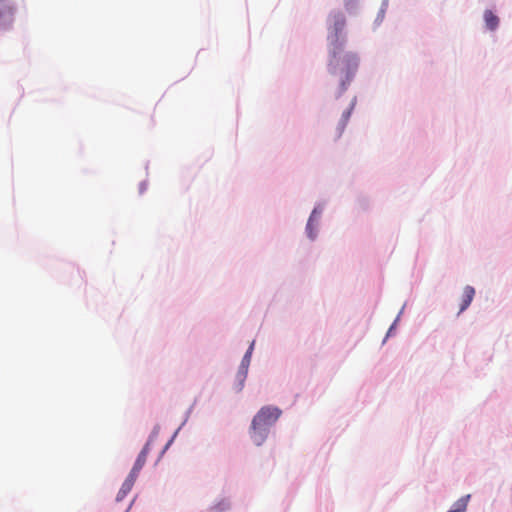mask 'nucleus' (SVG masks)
<instances>
[{
  "mask_svg": "<svg viewBox=\"0 0 512 512\" xmlns=\"http://www.w3.org/2000/svg\"><path fill=\"white\" fill-rule=\"evenodd\" d=\"M470 495H466L456 501L453 505V508L448 512H465L467 509V504L469 501Z\"/></svg>",
  "mask_w": 512,
  "mask_h": 512,
  "instance_id": "10",
  "label": "nucleus"
},
{
  "mask_svg": "<svg viewBox=\"0 0 512 512\" xmlns=\"http://www.w3.org/2000/svg\"><path fill=\"white\" fill-rule=\"evenodd\" d=\"M351 2L352 0L346 1L345 6L347 9H349Z\"/></svg>",
  "mask_w": 512,
  "mask_h": 512,
  "instance_id": "13",
  "label": "nucleus"
},
{
  "mask_svg": "<svg viewBox=\"0 0 512 512\" xmlns=\"http://www.w3.org/2000/svg\"><path fill=\"white\" fill-rule=\"evenodd\" d=\"M474 295H475V289L472 286L468 285L463 289V295H462V301L460 304L459 313L463 312L464 310H466L469 307V305L471 304V302L474 298Z\"/></svg>",
  "mask_w": 512,
  "mask_h": 512,
  "instance_id": "6",
  "label": "nucleus"
},
{
  "mask_svg": "<svg viewBox=\"0 0 512 512\" xmlns=\"http://www.w3.org/2000/svg\"><path fill=\"white\" fill-rule=\"evenodd\" d=\"M136 479H137L136 476L129 473L126 480L122 484L121 489L118 492L117 501H121L131 491Z\"/></svg>",
  "mask_w": 512,
  "mask_h": 512,
  "instance_id": "7",
  "label": "nucleus"
},
{
  "mask_svg": "<svg viewBox=\"0 0 512 512\" xmlns=\"http://www.w3.org/2000/svg\"><path fill=\"white\" fill-rule=\"evenodd\" d=\"M253 346H254V342L251 343L249 349L245 353V355H244V357L242 359V362H241V367H240L241 383L244 381V379L246 378V375H247V370H248V366L250 364V359H251V354H252V351H253ZM241 388H242V386L240 387V389Z\"/></svg>",
  "mask_w": 512,
  "mask_h": 512,
  "instance_id": "8",
  "label": "nucleus"
},
{
  "mask_svg": "<svg viewBox=\"0 0 512 512\" xmlns=\"http://www.w3.org/2000/svg\"><path fill=\"white\" fill-rule=\"evenodd\" d=\"M14 7L10 0H0V26L6 25L12 21Z\"/></svg>",
  "mask_w": 512,
  "mask_h": 512,
  "instance_id": "4",
  "label": "nucleus"
},
{
  "mask_svg": "<svg viewBox=\"0 0 512 512\" xmlns=\"http://www.w3.org/2000/svg\"><path fill=\"white\" fill-rule=\"evenodd\" d=\"M484 21L486 27L492 31L495 30L499 24V18L491 10H486L484 12Z\"/></svg>",
  "mask_w": 512,
  "mask_h": 512,
  "instance_id": "9",
  "label": "nucleus"
},
{
  "mask_svg": "<svg viewBox=\"0 0 512 512\" xmlns=\"http://www.w3.org/2000/svg\"><path fill=\"white\" fill-rule=\"evenodd\" d=\"M269 430V428L265 426L263 427L259 423L255 425L254 421L252 420L250 426V438L255 445L261 446L267 439Z\"/></svg>",
  "mask_w": 512,
  "mask_h": 512,
  "instance_id": "3",
  "label": "nucleus"
},
{
  "mask_svg": "<svg viewBox=\"0 0 512 512\" xmlns=\"http://www.w3.org/2000/svg\"><path fill=\"white\" fill-rule=\"evenodd\" d=\"M352 108L353 107L351 106L349 109H347L346 111L343 112L340 123H339V127H338L337 138H339L342 135V133L349 121Z\"/></svg>",
  "mask_w": 512,
  "mask_h": 512,
  "instance_id": "11",
  "label": "nucleus"
},
{
  "mask_svg": "<svg viewBox=\"0 0 512 512\" xmlns=\"http://www.w3.org/2000/svg\"><path fill=\"white\" fill-rule=\"evenodd\" d=\"M307 231H308V235L311 239L314 238V235H313V229H312V216L309 218V221L307 223Z\"/></svg>",
  "mask_w": 512,
  "mask_h": 512,
  "instance_id": "12",
  "label": "nucleus"
},
{
  "mask_svg": "<svg viewBox=\"0 0 512 512\" xmlns=\"http://www.w3.org/2000/svg\"><path fill=\"white\" fill-rule=\"evenodd\" d=\"M150 452V441H148L145 446L143 447V449L141 450V452L139 453L135 463H134V466L132 468V470L130 471L131 474H133L134 476L138 477L141 469L143 468V466L145 465L146 463V459H147V456Z\"/></svg>",
  "mask_w": 512,
  "mask_h": 512,
  "instance_id": "5",
  "label": "nucleus"
},
{
  "mask_svg": "<svg viewBox=\"0 0 512 512\" xmlns=\"http://www.w3.org/2000/svg\"><path fill=\"white\" fill-rule=\"evenodd\" d=\"M329 35L328 39L332 45L331 59L329 62L330 72L339 76L342 90L346 89V85L354 76L358 67V58L353 53L342 55V51L346 42L343 35L346 26V17L342 12H333L329 16Z\"/></svg>",
  "mask_w": 512,
  "mask_h": 512,
  "instance_id": "1",
  "label": "nucleus"
},
{
  "mask_svg": "<svg viewBox=\"0 0 512 512\" xmlns=\"http://www.w3.org/2000/svg\"><path fill=\"white\" fill-rule=\"evenodd\" d=\"M282 411L274 406H264L262 407L257 414L254 416L253 421L254 424H260L263 427L271 428L279 417L281 416Z\"/></svg>",
  "mask_w": 512,
  "mask_h": 512,
  "instance_id": "2",
  "label": "nucleus"
}]
</instances>
